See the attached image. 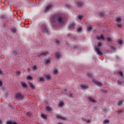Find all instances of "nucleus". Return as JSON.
<instances>
[{
  "label": "nucleus",
  "instance_id": "nucleus-27",
  "mask_svg": "<svg viewBox=\"0 0 124 124\" xmlns=\"http://www.w3.org/2000/svg\"><path fill=\"white\" fill-rule=\"evenodd\" d=\"M0 18L1 19H4V18H6V16H5V15H1V16H0Z\"/></svg>",
  "mask_w": 124,
  "mask_h": 124
},
{
  "label": "nucleus",
  "instance_id": "nucleus-33",
  "mask_svg": "<svg viewBox=\"0 0 124 124\" xmlns=\"http://www.w3.org/2000/svg\"><path fill=\"white\" fill-rule=\"evenodd\" d=\"M32 69H33L34 70H36V69H37V67L36 66V65L33 66Z\"/></svg>",
  "mask_w": 124,
  "mask_h": 124
},
{
  "label": "nucleus",
  "instance_id": "nucleus-50",
  "mask_svg": "<svg viewBox=\"0 0 124 124\" xmlns=\"http://www.w3.org/2000/svg\"><path fill=\"white\" fill-rule=\"evenodd\" d=\"M67 36H68V37H69L71 36V33L67 34Z\"/></svg>",
  "mask_w": 124,
  "mask_h": 124
},
{
  "label": "nucleus",
  "instance_id": "nucleus-3",
  "mask_svg": "<svg viewBox=\"0 0 124 124\" xmlns=\"http://www.w3.org/2000/svg\"><path fill=\"white\" fill-rule=\"evenodd\" d=\"M41 31L44 33H47L48 29L47 28V26H46L45 24L42 25L41 27Z\"/></svg>",
  "mask_w": 124,
  "mask_h": 124
},
{
  "label": "nucleus",
  "instance_id": "nucleus-17",
  "mask_svg": "<svg viewBox=\"0 0 124 124\" xmlns=\"http://www.w3.org/2000/svg\"><path fill=\"white\" fill-rule=\"evenodd\" d=\"M45 78L46 80H50L51 79V76H50V75H46Z\"/></svg>",
  "mask_w": 124,
  "mask_h": 124
},
{
  "label": "nucleus",
  "instance_id": "nucleus-49",
  "mask_svg": "<svg viewBox=\"0 0 124 124\" xmlns=\"http://www.w3.org/2000/svg\"><path fill=\"white\" fill-rule=\"evenodd\" d=\"M118 28H122V24H117Z\"/></svg>",
  "mask_w": 124,
  "mask_h": 124
},
{
  "label": "nucleus",
  "instance_id": "nucleus-14",
  "mask_svg": "<svg viewBox=\"0 0 124 124\" xmlns=\"http://www.w3.org/2000/svg\"><path fill=\"white\" fill-rule=\"evenodd\" d=\"M55 57L56 59H60V58L61 57V53L59 52H56L55 54Z\"/></svg>",
  "mask_w": 124,
  "mask_h": 124
},
{
  "label": "nucleus",
  "instance_id": "nucleus-31",
  "mask_svg": "<svg viewBox=\"0 0 124 124\" xmlns=\"http://www.w3.org/2000/svg\"><path fill=\"white\" fill-rule=\"evenodd\" d=\"M123 83H124V82H122V81H121V80L117 81V84H118V85H122V84H123Z\"/></svg>",
  "mask_w": 124,
  "mask_h": 124
},
{
  "label": "nucleus",
  "instance_id": "nucleus-1",
  "mask_svg": "<svg viewBox=\"0 0 124 124\" xmlns=\"http://www.w3.org/2000/svg\"><path fill=\"white\" fill-rule=\"evenodd\" d=\"M50 19L52 22H56V20H57L60 26H62L65 22V19L64 17L58 15L52 16L51 17Z\"/></svg>",
  "mask_w": 124,
  "mask_h": 124
},
{
  "label": "nucleus",
  "instance_id": "nucleus-4",
  "mask_svg": "<svg viewBox=\"0 0 124 124\" xmlns=\"http://www.w3.org/2000/svg\"><path fill=\"white\" fill-rule=\"evenodd\" d=\"M15 97L16 99H18L19 100H23L24 99V96L20 93H16Z\"/></svg>",
  "mask_w": 124,
  "mask_h": 124
},
{
  "label": "nucleus",
  "instance_id": "nucleus-2",
  "mask_svg": "<svg viewBox=\"0 0 124 124\" xmlns=\"http://www.w3.org/2000/svg\"><path fill=\"white\" fill-rule=\"evenodd\" d=\"M101 46H102V44H101V43H98L97 46H95L94 47L95 52L99 56L103 55V54L102 52H101V51H100V50L99 49V47H101Z\"/></svg>",
  "mask_w": 124,
  "mask_h": 124
},
{
  "label": "nucleus",
  "instance_id": "nucleus-22",
  "mask_svg": "<svg viewBox=\"0 0 124 124\" xmlns=\"http://www.w3.org/2000/svg\"><path fill=\"white\" fill-rule=\"evenodd\" d=\"M123 102H124V101L123 100L118 101V102L117 103L118 106H121V105H122V104H123Z\"/></svg>",
  "mask_w": 124,
  "mask_h": 124
},
{
  "label": "nucleus",
  "instance_id": "nucleus-12",
  "mask_svg": "<svg viewBox=\"0 0 124 124\" xmlns=\"http://www.w3.org/2000/svg\"><path fill=\"white\" fill-rule=\"evenodd\" d=\"M29 86H30V88H31V89H32V90H35V86H34V85H33L32 83H31V82H29Z\"/></svg>",
  "mask_w": 124,
  "mask_h": 124
},
{
  "label": "nucleus",
  "instance_id": "nucleus-24",
  "mask_svg": "<svg viewBox=\"0 0 124 124\" xmlns=\"http://www.w3.org/2000/svg\"><path fill=\"white\" fill-rule=\"evenodd\" d=\"M105 14V13H100L99 16H100V17H104Z\"/></svg>",
  "mask_w": 124,
  "mask_h": 124
},
{
  "label": "nucleus",
  "instance_id": "nucleus-38",
  "mask_svg": "<svg viewBox=\"0 0 124 124\" xmlns=\"http://www.w3.org/2000/svg\"><path fill=\"white\" fill-rule=\"evenodd\" d=\"M49 62H50V60L47 59L45 61V63L48 64Z\"/></svg>",
  "mask_w": 124,
  "mask_h": 124
},
{
  "label": "nucleus",
  "instance_id": "nucleus-25",
  "mask_svg": "<svg viewBox=\"0 0 124 124\" xmlns=\"http://www.w3.org/2000/svg\"><path fill=\"white\" fill-rule=\"evenodd\" d=\"M27 79L28 80H32V78L31 76H28L27 77Z\"/></svg>",
  "mask_w": 124,
  "mask_h": 124
},
{
  "label": "nucleus",
  "instance_id": "nucleus-57",
  "mask_svg": "<svg viewBox=\"0 0 124 124\" xmlns=\"http://www.w3.org/2000/svg\"><path fill=\"white\" fill-rule=\"evenodd\" d=\"M82 120H83V121H85V120H86V119H85V118H82Z\"/></svg>",
  "mask_w": 124,
  "mask_h": 124
},
{
  "label": "nucleus",
  "instance_id": "nucleus-28",
  "mask_svg": "<svg viewBox=\"0 0 124 124\" xmlns=\"http://www.w3.org/2000/svg\"><path fill=\"white\" fill-rule=\"evenodd\" d=\"M118 43L119 45H123V41L119 40L118 41Z\"/></svg>",
  "mask_w": 124,
  "mask_h": 124
},
{
  "label": "nucleus",
  "instance_id": "nucleus-37",
  "mask_svg": "<svg viewBox=\"0 0 124 124\" xmlns=\"http://www.w3.org/2000/svg\"><path fill=\"white\" fill-rule=\"evenodd\" d=\"M78 17L79 19V20H81V19L83 18V16L81 15H79L78 16Z\"/></svg>",
  "mask_w": 124,
  "mask_h": 124
},
{
  "label": "nucleus",
  "instance_id": "nucleus-40",
  "mask_svg": "<svg viewBox=\"0 0 124 124\" xmlns=\"http://www.w3.org/2000/svg\"><path fill=\"white\" fill-rule=\"evenodd\" d=\"M65 6L67 7V8H71V7H72V6H71L70 5H66Z\"/></svg>",
  "mask_w": 124,
  "mask_h": 124
},
{
  "label": "nucleus",
  "instance_id": "nucleus-35",
  "mask_svg": "<svg viewBox=\"0 0 124 124\" xmlns=\"http://www.w3.org/2000/svg\"><path fill=\"white\" fill-rule=\"evenodd\" d=\"M82 31V28H78L77 29V31L80 32Z\"/></svg>",
  "mask_w": 124,
  "mask_h": 124
},
{
  "label": "nucleus",
  "instance_id": "nucleus-52",
  "mask_svg": "<svg viewBox=\"0 0 124 124\" xmlns=\"http://www.w3.org/2000/svg\"><path fill=\"white\" fill-rule=\"evenodd\" d=\"M1 86H2V82H1V81H0V87Z\"/></svg>",
  "mask_w": 124,
  "mask_h": 124
},
{
  "label": "nucleus",
  "instance_id": "nucleus-47",
  "mask_svg": "<svg viewBox=\"0 0 124 124\" xmlns=\"http://www.w3.org/2000/svg\"><path fill=\"white\" fill-rule=\"evenodd\" d=\"M101 92H102V93H107V90L102 89L101 90Z\"/></svg>",
  "mask_w": 124,
  "mask_h": 124
},
{
  "label": "nucleus",
  "instance_id": "nucleus-46",
  "mask_svg": "<svg viewBox=\"0 0 124 124\" xmlns=\"http://www.w3.org/2000/svg\"><path fill=\"white\" fill-rule=\"evenodd\" d=\"M12 31L13 32H16V29H15V28H13V29H12Z\"/></svg>",
  "mask_w": 124,
  "mask_h": 124
},
{
  "label": "nucleus",
  "instance_id": "nucleus-26",
  "mask_svg": "<svg viewBox=\"0 0 124 124\" xmlns=\"http://www.w3.org/2000/svg\"><path fill=\"white\" fill-rule=\"evenodd\" d=\"M41 116L42 119H44V120H46V119H47V117H46V116L44 114H42Z\"/></svg>",
  "mask_w": 124,
  "mask_h": 124
},
{
  "label": "nucleus",
  "instance_id": "nucleus-23",
  "mask_svg": "<svg viewBox=\"0 0 124 124\" xmlns=\"http://www.w3.org/2000/svg\"><path fill=\"white\" fill-rule=\"evenodd\" d=\"M59 107H62L63 106V103L62 102H60L59 104Z\"/></svg>",
  "mask_w": 124,
  "mask_h": 124
},
{
  "label": "nucleus",
  "instance_id": "nucleus-53",
  "mask_svg": "<svg viewBox=\"0 0 124 124\" xmlns=\"http://www.w3.org/2000/svg\"><path fill=\"white\" fill-rule=\"evenodd\" d=\"M8 106L9 107H12V105L10 104H8Z\"/></svg>",
  "mask_w": 124,
  "mask_h": 124
},
{
  "label": "nucleus",
  "instance_id": "nucleus-30",
  "mask_svg": "<svg viewBox=\"0 0 124 124\" xmlns=\"http://www.w3.org/2000/svg\"><path fill=\"white\" fill-rule=\"evenodd\" d=\"M110 49L113 50V51H116V47L115 46H110Z\"/></svg>",
  "mask_w": 124,
  "mask_h": 124
},
{
  "label": "nucleus",
  "instance_id": "nucleus-6",
  "mask_svg": "<svg viewBox=\"0 0 124 124\" xmlns=\"http://www.w3.org/2000/svg\"><path fill=\"white\" fill-rule=\"evenodd\" d=\"M49 55V51H45L44 52H42L40 53L38 57L40 58L42 56H44V57H46V56H48Z\"/></svg>",
  "mask_w": 124,
  "mask_h": 124
},
{
  "label": "nucleus",
  "instance_id": "nucleus-29",
  "mask_svg": "<svg viewBox=\"0 0 124 124\" xmlns=\"http://www.w3.org/2000/svg\"><path fill=\"white\" fill-rule=\"evenodd\" d=\"M87 76H88L89 78H92V76H93V74H92V73H88L87 74Z\"/></svg>",
  "mask_w": 124,
  "mask_h": 124
},
{
  "label": "nucleus",
  "instance_id": "nucleus-36",
  "mask_svg": "<svg viewBox=\"0 0 124 124\" xmlns=\"http://www.w3.org/2000/svg\"><path fill=\"white\" fill-rule=\"evenodd\" d=\"M14 124V122H12L11 121H8L6 123V124Z\"/></svg>",
  "mask_w": 124,
  "mask_h": 124
},
{
  "label": "nucleus",
  "instance_id": "nucleus-39",
  "mask_svg": "<svg viewBox=\"0 0 124 124\" xmlns=\"http://www.w3.org/2000/svg\"><path fill=\"white\" fill-rule=\"evenodd\" d=\"M103 123H104V124H108V123H109V120H106L104 121Z\"/></svg>",
  "mask_w": 124,
  "mask_h": 124
},
{
  "label": "nucleus",
  "instance_id": "nucleus-15",
  "mask_svg": "<svg viewBox=\"0 0 124 124\" xmlns=\"http://www.w3.org/2000/svg\"><path fill=\"white\" fill-rule=\"evenodd\" d=\"M94 83H95L97 86H98V87H100V86H102V84L97 80H94Z\"/></svg>",
  "mask_w": 124,
  "mask_h": 124
},
{
  "label": "nucleus",
  "instance_id": "nucleus-34",
  "mask_svg": "<svg viewBox=\"0 0 124 124\" xmlns=\"http://www.w3.org/2000/svg\"><path fill=\"white\" fill-rule=\"evenodd\" d=\"M54 74H57L58 73V69H56L53 71Z\"/></svg>",
  "mask_w": 124,
  "mask_h": 124
},
{
  "label": "nucleus",
  "instance_id": "nucleus-9",
  "mask_svg": "<svg viewBox=\"0 0 124 124\" xmlns=\"http://www.w3.org/2000/svg\"><path fill=\"white\" fill-rule=\"evenodd\" d=\"M87 98L88 100H89L90 102H92L93 103H94V102H96V101L93 99V98L91 96H88Z\"/></svg>",
  "mask_w": 124,
  "mask_h": 124
},
{
  "label": "nucleus",
  "instance_id": "nucleus-42",
  "mask_svg": "<svg viewBox=\"0 0 124 124\" xmlns=\"http://www.w3.org/2000/svg\"><path fill=\"white\" fill-rule=\"evenodd\" d=\"M16 74H17V75H18V76H20V75H21V71H17L16 72Z\"/></svg>",
  "mask_w": 124,
  "mask_h": 124
},
{
  "label": "nucleus",
  "instance_id": "nucleus-11",
  "mask_svg": "<svg viewBox=\"0 0 124 124\" xmlns=\"http://www.w3.org/2000/svg\"><path fill=\"white\" fill-rule=\"evenodd\" d=\"M20 84L22 87L24 89H27V88H28V85H27V84L25 83V82H21Z\"/></svg>",
  "mask_w": 124,
  "mask_h": 124
},
{
  "label": "nucleus",
  "instance_id": "nucleus-10",
  "mask_svg": "<svg viewBox=\"0 0 124 124\" xmlns=\"http://www.w3.org/2000/svg\"><path fill=\"white\" fill-rule=\"evenodd\" d=\"M83 2L82 1H78L77 2V6L78 7H82L83 6Z\"/></svg>",
  "mask_w": 124,
  "mask_h": 124
},
{
  "label": "nucleus",
  "instance_id": "nucleus-21",
  "mask_svg": "<svg viewBox=\"0 0 124 124\" xmlns=\"http://www.w3.org/2000/svg\"><path fill=\"white\" fill-rule=\"evenodd\" d=\"M93 28L92 27V26H91V25H89L87 27V30L88 31H92Z\"/></svg>",
  "mask_w": 124,
  "mask_h": 124
},
{
  "label": "nucleus",
  "instance_id": "nucleus-8",
  "mask_svg": "<svg viewBox=\"0 0 124 124\" xmlns=\"http://www.w3.org/2000/svg\"><path fill=\"white\" fill-rule=\"evenodd\" d=\"M56 118L57 119H60V120H62V121H66V118H65V117H62V116L61 115H57Z\"/></svg>",
  "mask_w": 124,
  "mask_h": 124
},
{
  "label": "nucleus",
  "instance_id": "nucleus-19",
  "mask_svg": "<svg viewBox=\"0 0 124 124\" xmlns=\"http://www.w3.org/2000/svg\"><path fill=\"white\" fill-rule=\"evenodd\" d=\"M117 114L120 115V114H122V113H124V109H121L120 110H119L117 112Z\"/></svg>",
  "mask_w": 124,
  "mask_h": 124
},
{
  "label": "nucleus",
  "instance_id": "nucleus-7",
  "mask_svg": "<svg viewBox=\"0 0 124 124\" xmlns=\"http://www.w3.org/2000/svg\"><path fill=\"white\" fill-rule=\"evenodd\" d=\"M75 27V23L73 22L72 24H70L68 25L69 30H74V28Z\"/></svg>",
  "mask_w": 124,
  "mask_h": 124
},
{
  "label": "nucleus",
  "instance_id": "nucleus-43",
  "mask_svg": "<svg viewBox=\"0 0 124 124\" xmlns=\"http://www.w3.org/2000/svg\"><path fill=\"white\" fill-rule=\"evenodd\" d=\"M107 40L108 41V42H110L112 39H111V38H107Z\"/></svg>",
  "mask_w": 124,
  "mask_h": 124
},
{
  "label": "nucleus",
  "instance_id": "nucleus-54",
  "mask_svg": "<svg viewBox=\"0 0 124 124\" xmlns=\"http://www.w3.org/2000/svg\"><path fill=\"white\" fill-rule=\"evenodd\" d=\"M0 74H2V72L0 69Z\"/></svg>",
  "mask_w": 124,
  "mask_h": 124
},
{
  "label": "nucleus",
  "instance_id": "nucleus-44",
  "mask_svg": "<svg viewBox=\"0 0 124 124\" xmlns=\"http://www.w3.org/2000/svg\"><path fill=\"white\" fill-rule=\"evenodd\" d=\"M40 82H43V81H44V78L42 77L40 78Z\"/></svg>",
  "mask_w": 124,
  "mask_h": 124
},
{
  "label": "nucleus",
  "instance_id": "nucleus-16",
  "mask_svg": "<svg viewBox=\"0 0 124 124\" xmlns=\"http://www.w3.org/2000/svg\"><path fill=\"white\" fill-rule=\"evenodd\" d=\"M97 39H98V40H100V39H102V40H104V37L103 36V35L101 34L100 37H97Z\"/></svg>",
  "mask_w": 124,
  "mask_h": 124
},
{
  "label": "nucleus",
  "instance_id": "nucleus-41",
  "mask_svg": "<svg viewBox=\"0 0 124 124\" xmlns=\"http://www.w3.org/2000/svg\"><path fill=\"white\" fill-rule=\"evenodd\" d=\"M17 54H18V52H17V51H14L13 52V54L15 55V56H16V55H17Z\"/></svg>",
  "mask_w": 124,
  "mask_h": 124
},
{
  "label": "nucleus",
  "instance_id": "nucleus-32",
  "mask_svg": "<svg viewBox=\"0 0 124 124\" xmlns=\"http://www.w3.org/2000/svg\"><path fill=\"white\" fill-rule=\"evenodd\" d=\"M118 74H120L121 75V77H123V74L122 71H119L118 72Z\"/></svg>",
  "mask_w": 124,
  "mask_h": 124
},
{
  "label": "nucleus",
  "instance_id": "nucleus-45",
  "mask_svg": "<svg viewBox=\"0 0 124 124\" xmlns=\"http://www.w3.org/2000/svg\"><path fill=\"white\" fill-rule=\"evenodd\" d=\"M56 43L57 44V45H60V41L58 40H56Z\"/></svg>",
  "mask_w": 124,
  "mask_h": 124
},
{
  "label": "nucleus",
  "instance_id": "nucleus-18",
  "mask_svg": "<svg viewBox=\"0 0 124 124\" xmlns=\"http://www.w3.org/2000/svg\"><path fill=\"white\" fill-rule=\"evenodd\" d=\"M121 20H122V19L121 18V17H120V16L117 17L116 18V21L118 23H120V22H121Z\"/></svg>",
  "mask_w": 124,
  "mask_h": 124
},
{
  "label": "nucleus",
  "instance_id": "nucleus-5",
  "mask_svg": "<svg viewBox=\"0 0 124 124\" xmlns=\"http://www.w3.org/2000/svg\"><path fill=\"white\" fill-rule=\"evenodd\" d=\"M52 8H53V5L49 4L46 7L44 12H47V11H49V10L52 9Z\"/></svg>",
  "mask_w": 124,
  "mask_h": 124
},
{
  "label": "nucleus",
  "instance_id": "nucleus-56",
  "mask_svg": "<svg viewBox=\"0 0 124 124\" xmlns=\"http://www.w3.org/2000/svg\"><path fill=\"white\" fill-rule=\"evenodd\" d=\"M2 124V122L1 121V120L0 119V124Z\"/></svg>",
  "mask_w": 124,
  "mask_h": 124
},
{
  "label": "nucleus",
  "instance_id": "nucleus-48",
  "mask_svg": "<svg viewBox=\"0 0 124 124\" xmlns=\"http://www.w3.org/2000/svg\"><path fill=\"white\" fill-rule=\"evenodd\" d=\"M27 116H29V117L31 116V112H27Z\"/></svg>",
  "mask_w": 124,
  "mask_h": 124
},
{
  "label": "nucleus",
  "instance_id": "nucleus-51",
  "mask_svg": "<svg viewBox=\"0 0 124 124\" xmlns=\"http://www.w3.org/2000/svg\"><path fill=\"white\" fill-rule=\"evenodd\" d=\"M85 122H87V123H90L91 122V120H85Z\"/></svg>",
  "mask_w": 124,
  "mask_h": 124
},
{
  "label": "nucleus",
  "instance_id": "nucleus-13",
  "mask_svg": "<svg viewBox=\"0 0 124 124\" xmlns=\"http://www.w3.org/2000/svg\"><path fill=\"white\" fill-rule=\"evenodd\" d=\"M80 87L81 89H88V88H89V87L87 84H81L80 85Z\"/></svg>",
  "mask_w": 124,
  "mask_h": 124
},
{
  "label": "nucleus",
  "instance_id": "nucleus-20",
  "mask_svg": "<svg viewBox=\"0 0 124 124\" xmlns=\"http://www.w3.org/2000/svg\"><path fill=\"white\" fill-rule=\"evenodd\" d=\"M46 111H48V112H51L52 109H51V108L48 107H46Z\"/></svg>",
  "mask_w": 124,
  "mask_h": 124
},
{
  "label": "nucleus",
  "instance_id": "nucleus-55",
  "mask_svg": "<svg viewBox=\"0 0 124 124\" xmlns=\"http://www.w3.org/2000/svg\"><path fill=\"white\" fill-rule=\"evenodd\" d=\"M69 97H72V94H70Z\"/></svg>",
  "mask_w": 124,
  "mask_h": 124
}]
</instances>
